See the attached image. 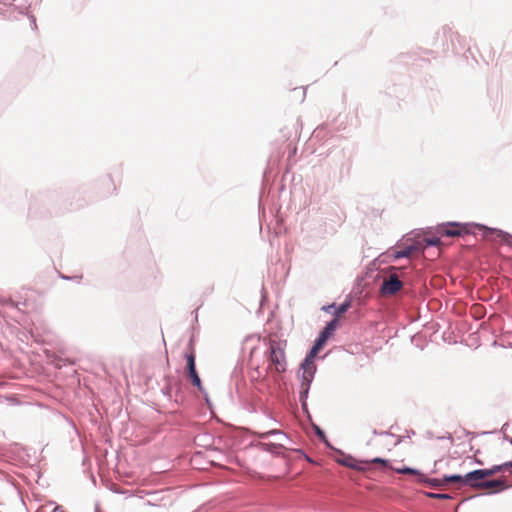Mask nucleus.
Segmentation results:
<instances>
[{"label": "nucleus", "instance_id": "7ed1b4c3", "mask_svg": "<svg viewBox=\"0 0 512 512\" xmlns=\"http://www.w3.org/2000/svg\"><path fill=\"white\" fill-rule=\"evenodd\" d=\"M389 270L392 273H390V275L383 280V283L380 287V293L383 296H393L403 287V283L399 280L397 274L393 272L397 270V268L395 266H391L389 267Z\"/></svg>", "mask_w": 512, "mask_h": 512}, {"label": "nucleus", "instance_id": "9b49d317", "mask_svg": "<svg viewBox=\"0 0 512 512\" xmlns=\"http://www.w3.org/2000/svg\"><path fill=\"white\" fill-rule=\"evenodd\" d=\"M327 340L324 339V337L319 336L313 347L311 348L310 352L307 354V356H310V358H315L318 354V352L323 348Z\"/></svg>", "mask_w": 512, "mask_h": 512}, {"label": "nucleus", "instance_id": "f257e3e1", "mask_svg": "<svg viewBox=\"0 0 512 512\" xmlns=\"http://www.w3.org/2000/svg\"><path fill=\"white\" fill-rule=\"evenodd\" d=\"M512 467V461L504 463L502 465H495L489 469H479L474 470L472 472L467 473L464 476L461 475H452L446 476V482L458 483L460 486H469L472 488H483V483L487 477H491L498 472L508 470Z\"/></svg>", "mask_w": 512, "mask_h": 512}, {"label": "nucleus", "instance_id": "6ab92c4d", "mask_svg": "<svg viewBox=\"0 0 512 512\" xmlns=\"http://www.w3.org/2000/svg\"><path fill=\"white\" fill-rule=\"evenodd\" d=\"M333 307H334V305H329L327 307H323V309L326 310V311H329Z\"/></svg>", "mask_w": 512, "mask_h": 512}, {"label": "nucleus", "instance_id": "6e6552de", "mask_svg": "<svg viewBox=\"0 0 512 512\" xmlns=\"http://www.w3.org/2000/svg\"><path fill=\"white\" fill-rule=\"evenodd\" d=\"M506 487L505 481L496 479V480H486L483 483V488L485 490H491V491H501Z\"/></svg>", "mask_w": 512, "mask_h": 512}, {"label": "nucleus", "instance_id": "ddd939ff", "mask_svg": "<svg viewBox=\"0 0 512 512\" xmlns=\"http://www.w3.org/2000/svg\"><path fill=\"white\" fill-rule=\"evenodd\" d=\"M351 307V302L346 301L343 304H341L335 311V317L334 319H337V322L339 321V318L342 317V315L347 312V310Z\"/></svg>", "mask_w": 512, "mask_h": 512}, {"label": "nucleus", "instance_id": "423d86ee", "mask_svg": "<svg viewBox=\"0 0 512 512\" xmlns=\"http://www.w3.org/2000/svg\"><path fill=\"white\" fill-rule=\"evenodd\" d=\"M438 233L441 236L456 237L468 233V229L466 226H462L457 223H450L439 227Z\"/></svg>", "mask_w": 512, "mask_h": 512}, {"label": "nucleus", "instance_id": "f8f14e48", "mask_svg": "<svg viewBox=\"0 0 512 512\" xmlns=\"http://www.w3.org/2000/svg\"><path fill=\"white\" fill-rule=\"evenodd\" d=\"M484 229V237H489L490 235H497V237H500V238H503L505 239L508 234L507 233H504L503 231L501 230H497V229H492V228H486V227H482Z\"/></svg>", "mask_w": 512, "mask_h": 512}, {"label": "nucleus", "instance_id": "9d476101", "mask_svg": "<svg viewBox=\"0 0 512 512\" xmlns=\"http://www.w3.org/2000/svg\"><path fill=\"white\" fill-rule=\"evenodd\" d=\"M337 327V319H333L327 323V325L325 326V328L323 329L319 336L324 337L325 340H328V338L333 334Z\"/></svg>", "mask_w": 512, "mask_h": 512}, {"label": "nucleus", "instance_id": "dca6fc26", "mask_svg": "<svg viewBox=\"0 0 512 512\" xmlns=\"http://www.w3.org/2000/svg\"><path fill=\"white\" fill-rule=\"evenodd\" d=\"M428 497L434 499H450L451 497L448 494H438V493H427Z\"/></svg>", "mask_w": 512, "mask_h": 512}, {"label": "nucleus", "instance_id": "0eeeda50", "mask_svg": "<svg viewBox=\"0 0 512 512\" xmlns=\"http://www.w3.org/2000/svg\"><path fill=\"white\" fill-rule=\"evenodd\" d=\"M185 358L187 361V374L196 372V364H195V350L192 342L189 343L188 350L185 353Z\"/></svg>", "mask_w": 512, "mask_h": 512}, {"label": "nucleus", "instance_id": "20e7f679", "mask_svg": "<svg viewBox=\"0 0 512 512\" xmlns=\"http://www.w3.org/2000/svg\"><path fill=\"white\" fill-rule=\"evenodd\" d=\"M315 358H310V356H306L303 363L301 364L302 370V382L301 388L307 393L310 387V384L314 378V374L316 372V365L314 363Z\"/></svg>", "mask_w": 512, "mask_h": 512}, {"label": "nucleus", "instance_id": "4468645a", "mask_svg": "<svg viewBox=\"0 0 512 512\" xmlns=\"http://www.w3.org/2000/svg\"><path fill=\"white\" fill-rule=\"evenodd\" d=\"M188 377H189V379H190V381H191V384H192L193 386L197 387L200 391H202V389H203V387H202V382H201V379H200V377H199V375H198L197 371H196V372H193V373L188 374Z\"/></svg>", "mask_w": 512, "mask_h": 512}, {"label": "nucleus", "instance_id": "1a4fd4ad", "mask_svg": "<svg viewBox=\"0 0 512 512\" xmlns=\"http://www.w3.org/2000/svg\"><path fill=\"white\" fill-rule=\"evenodd\" d=\"M419 247L417 245H409L405 247L403 250L396 251L392 254L394 260L399 258H409L414 251L418 250Z\"/></svg>", "mask_w": 512, "mask_h": 512}, {"label": "nucleus", "instance_id": "2eb2a0df", "mask_svg": "<svg viewBox=\"0 0 512 512\" xmlns=\"http://www.w3.org/2000/svg\"><path fill=\"white\" fill-rule=\"evenodd\" d=\"M394 471L400 474H411V475H420L419 471L413 468L403 467V468H394L390 467Z\"/></svg>", "mask_w": 512, "mask_h": 512}, {"label": "nucleus", "instance_id": "f03ea898", "mask_svg": "<svg viewBox=\"0 0 512 512\" xmlns=\"http://www.w3.org/2000/svg\"><path fill=\"white\" fill-rule=\"evenodd\" d=\"M287 341L284 339H270L267 351V372L271 374H282L287 369Z\"/></svg>", "mask_w": 512, "mask_h": 512}, {"label": "nucleus", "instance_id": "39448f33", "mask_svg": "<svg viewBox=\"0 0 512 512\" xmlns=\"http://www.w3.org/2000/svg\"><path fill=\"white\" fill-rule=\"evenodd\" d=\"M339 462L346 467L353 468V469H356L359 471L365 470V465H367L369 463L381 464L383 467H390L388 465V461L384 460L382 458H374L371 461L364 462V461H357L354 458L349 457V458H347L345 460H341Z\"/></svg>", "mask_w": 512, "mask_h": 512}, {"label": "nucleus", "instance_id": "a211bd4d", "mask_svg": "<svg viewBox=\"0 0 512 512\" xmlns=\"http://www.w3.org/2000/svg\"><path fill=\"white\" fill-rule=\"evenodd\" d=\"M427 246H435L439 243L438 238H426L424 239Z\"/></svg>", "mask_w": 512, "mask_h": 512}, {"label": "nucleus", "instance_id": "f3484780", "mask_svg": "<svg viewBox=\"0 0 512 512\" xmlns=\"http://www.w3.org/2000/svg\"><path fill=\"white\" fill-rule=\"evenodd\" d=\"M427 482H428L430 485L434 486V487H436V486H440V485H442L443 483H447V482L445 481V478H444L443 480H439V479H429V480H427Z\"/></svg>", "mask_w": 512, "mask_h": 512}]
</instances>
